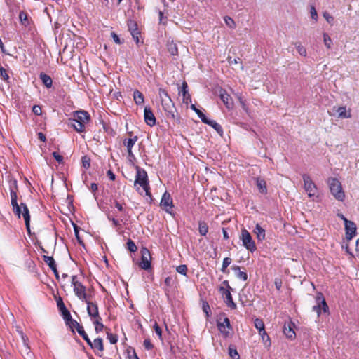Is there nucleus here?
Instances as JSON below:
<instances>
[{"label":"nucleus","mask_w":359,"mask_h":359,"mask_svg":"<svg viewBox=\"0 0 359 359\" xmlns=\"http://www.w3.org/2000/svg\"><path fill=\"white\" fill-rule=\"evenodd\" d=\"M13 184L15 186V189H10L11 203L13 208V211L18 218L21 217V215H22L25 219L27 231L28 233L30 234V215L29 209L25 203H21L20 205H18L17 201V182L15 181Z\"/></svg>","instance_id":"nucleus-1"},{"label":"nucleus","mask_w":359,"mask_h":359,"mask_svg":"<svg viewBox=\"0 0 359 359\" xmlns=\"http://www.w3.org/2000/svg\"><path fill=\"white\" fill-rule=\"evenodd\" d=\"M90 121V116L86 111L79 110L73 112L72 117L68 118L67 124L79 133L86 131V125Z\"/></svg>","instance_id":"nucleus-2"},{"label":"nucleus","mask_w":359,"mask_h":359,"mask_svg":"<svg viewBox=\"0 0 359 359\" xmlns=\"http://www.w3.org/2000/svg\"><path fill=\"white\" fill-rule=\"evenodd\" d=\"M327 184L333 197L338 201L343 202L346 195L340 181L335 177H330L327 180Z\"/></svg>","instance_id":"nucleus-3"},{"label":"nucleus","mask_w":359,"mask_h":359,"mask_svg":"<svg viewBox=\"0 0 359 359\" xmlns=\"http://www.w3.org/2000/svg\"><path fill=\"white\" fill-rule=\"evenodd\" d=\"M231 290L232 288L229 285L228 280H224L219 287V292L224 298V301L226 306L231 309H236L237 306L233 300L232 295L231 294Z\"/></svg>","instance_id":"nucleus-4"},{"label":"nucleus","mask_w":359,"mask_h":359,"mask_svg":"<svg viewBox=\"0 0 359 359\" xmlns=\"http://www.w3.org/2000/svg\"><path fill=\"white\" fill-rule=\"evenodd\" d=\"M139 185L142 187L147 196H151L150 187L147 172L137 167V173L135 180V186Z\"/></svg>","instance_id":"nucleus-5"},{"label":"nucleus","mask_w":359,"mask_h":359,"mask_svg":"<svg viewBox=\"0 0 359 359\" xmlns=\"http://www.w3.org/2000/svg\"><path fill=\"white\" fill-rule=\"evenodd\" d=\"M71 283L75 295L81 301L88 298L86 293V287L80 281L77 276H72L71 278Z\"/></svg>","instance_id":"nucleus-6"},{"label":"nucleus","mask_w":359,"mask_h":359,"mask_svg":"<svg viewBox=\"0 0 359 359\" xmlns=\"http://www.w3.org/2000/svg\"><path fill=\"white\" fill-rule=\"evenodd\" d=\"M217 327L224 337L226 338L230 337L233 328L229 318L225 316L224 314L218 316L217 319Z\"/></svg>","instance_id":"nucleus-7"},{"label":"nucleus","mask_w":359,"mask_h":359,"mask_svg":"<svg viewBox=\"0 0 359 359\" xmlns=\"http://www.w3.org/2000/svg\"><path fill=\"white\" fill-rule=\"evenodd\" d=\"M240 239L242 241L243 246L251 252H254L257 250V246L253 241L250 233L248 230L243 229L241 230Z\"/></svg>","instance_id":"nucleus-8"},{"label":"nucleus","mask_w":359,"mask_h":359,"mask_svg":"<svg viewBox=\"0 0 359 359\" xmlns=\"http://www.w3.org/2000/svg\"><path fill=\"white\" fill-rule=\"evenodd\" d=\"M302 179L304 182V188L308 194L309 197L311 198L315 196L317 193V187L311 180V177L307 174H304L302 175Z\"/></svg>","instance_id":"nucleus-9"},{"label":"nucleus","mask_w":359,"mask_h":359,"mask_svg":"<svg viewBox=\"0 0 359 359\" xmlns=\"http://www.w3.org/2000/svg\"><path fill=\"white\" fill-rule=\"evenodd\" d=\"M141 260L139 263V266L144 270L151 269V254L149 250L147 248H142L141 249Z\"/></svg>","instance_id":"nucleus-10"},{"label":"nucleus","mask_w":359,"mask_h":359,"mask_svg":"<svg viewBox=\"0 0 359 359\" xmlns=\"http://www.w3.org/2000/svg\"><path fill=\"white\" fill-rule=\"evenodd\" d=\"M161 104L166 116L168 117L175 118V112L176 111V109L171 98L163 97V99L161 100Z\"/></svg>","instance_id":"nucleus-11"},{"label":"nucleus","mask_w":359,"mask_h":359,"mask_svg":"<svg viewBox=\"0 0 359 359\" xmlns=\"http://www.w3.org/2000/svg\"><path fill=\"white\" fill-rule=\"evenodd\" d=\"M160 205L161 207L167 212L170 213L172 210V198H171L170 194L167 191L163 194Z\"/></svg>","instance_id":"nucleus-12"},{"label":"nucleus","mask_w":359,"mask_h":359,"mask_svg":"<svg viewBox=\"0 0 359 359\" xmlns=\"http://www.w3.org/2000/svg\"><path fill=\"white\" fill-rule=\"evenodd\" d=\"M144 118L145 123L149 126H154L156 125V117L149 107H145L144 110Z\"/></svg>","instance_id":"nucleus-13"},{"label":"nucleus","mask_w":359,"mask_h":359,"mask_svg":"<svg viewBox=\"0 0 359 359\" xmlns=\"http://www.w3.org/2000/svg\"><path fill=\"white\" fill-rule=\"evenodd\" d=\"M346 238L347 240H351L356 234V225L350 220H346L345 224Z\"/></svg>","instance_id":"nucleus-14"},{"label":"nucleus","mask_w":359,"mask_h":359,"mask_svg":"<svg viewBox=\"0 0 359 359\" xmlns=\"http://www.w3.org/2000/svg\"><path fill=\"white\" fill-rule=\"evenodd\" d=\"M128 30L130 32L133 38L135 39L136 43H138L140 32L139 31L137 24L135 21L130 20L128 21Z\"/></svg>","instance_id":"nucleus-15"},{"label":"nucleus","mask_w":359,"mask_h":359,"mask_svg":"<svg viewBox=\"0 0 359 359\" xmlns=\"http://www.w3.org/2000/svg\"><path fill=\"white\" fill-rule=\"evenodd\" d=\"M87 304V312L90 317H96L99 313L98 306L97 303L88 300V298L83 300Z\"/></svg>","instance_id":"nucleus-16"},{"label":"nucleus","mask_w":359,"mask_h":359,"mask_svg":"<svg viewBox=\"0 0 359 359\" xmlns=\"http://www.w3.org/2000/svg\"><path fill=\"white\" fill-rule=\"evenodd\" d=\"M219 97L228 109L233 107V99L231 97V95L229 94H228L224 89H222V88L220 89Z\"/></svg>","instance_id":"nucleus-17"},{"label":"nucleus","mask_w":359,"mask_h":359,"mask_svg":"<svg viewBox=\"0 0 359 359\" xmlns=\"http://www.w3.org/2000/svg\"><path fill=\"white\" fill-rule=\"evenodd\" d=\"M294 323L292 321H290L288 323L285 324L283 327V332L287 337V338L290 339H294L296 337V333L294 330Z\"/></svg>","instance_id":"nucleus-18"},{"label":"nucleus","mask_w":359,"mask_h":359,"mask_svg":"<svg viewBox=\"0 0 359 359\" xmlns=\"http://www.w3.org/2000/svg\"><path fill=\"white\" fill-rule=\"evenodd\" d=\"M94 352L97 354H102L104 351V344H103V340L102 338H96L93 340V344L90 347Z\"/></svg>","instance_id":"nucleus-19"},{"label":"nucleus","mask_w":359,"mask_h":359,"mask_svg":"<svg viewBox=\"0 0 359 359\" xmlns=\"http://www.w3.org/2000/svg\"><path fill=\"white\" fill-rule=\"evenodd\" d=\"M181 94L183 97L182 102L184 104H188L189 102H191V95L188 92V85L185 81H184L182 83L181 90L179 92V95H181Z\"/></svg>","instance_id":"nucleus-20"},{"label":"nucleus","mask_w":359,"mask_h":359,"mask_svg":"<svg viewBox=\"0 0 359 359\" xmlns=\"http://www.w3.org/2000/svg\"><path fill=\"white\" fill-rule=\"evenodd\" d=\"M316 300L317 304H320L321 309L323 311L324 313H327L329 311V307L326 303V301L324 298L323 293L318 292L316 295Z\"/></svg>","instance_id":"nucleus-21"},{"label":"nucleus","mask_w":359,"mask_h":359,"mask_svg":"<svg viewBox=\"0 0 359 359\" xmlns=\"http://www.w3.org/2000/svg\"><path fill=\"white\" fill-rule=\"evenodd\" d=\"M205 121H203V123L208 124L212 127L220 135L223 134V129L220 124L217 123L215 121L210 120L207 117L205 118Z\"/></svg>","instance_id":"nucleus-22"},{"label":"nucleus","mask_w":359,"mask_h":359,"mask_svg":"<svg viewBox=\"0 0 359 359\" xmlns=\"http://www.w3.org/2000/svg\"><path fill=\"white\" fill-rule=\"evenodd\" d=\"M168 51L172 56H177L179 54L177 45L174 41H168L166 44Z\"/></svg>","instance_id":"nucleus-23"},{"label":"nucleus","mask_w":359,"mask_h":359,"mask_svg":"<svg viewBox=\"0 0 359 359\" xmlns=\"http://www.w3.org/2000/svg\"><path fill=\"white\" fill-rule=\"evenodd\" d=\"M337 112L338 113V117L340 118H348L351 117V109L346 110V107H338Z\"/></svg>","instance_id":"nucleus-24"},{"label":"nucleus","mask_w":359,"mask_h":359,"mask_svg":"<svg viewBox=\"0 0 359 359\" xmlns=\"http://www.w3.org/2000/svg\"><path fill=\"white\" fill-rule=\"evenodd\" d=\"M253 231L256 234L258 241H262L265 239V230L259 224H256Z\"/></svg>","instance_id":"nucleus-25"},{"label":"nucleus","mask_w":359,"mask_h":359,"mask_svg":"<svg viewBox=\"0 0 359 359\" xmlns=\"http://www.w3.org/2000/svg\"><path fill=\"white\" fill-rule=\"evenodd\" d=\"M39 78L41 79L42 83L46 88H50L52 87L53 80L49 75H48L43 72H41L39 74Z\"/></svg>","instance_id":"nucleus-26"},{"label":"nucleus","mask_w":359,"mask_h":359,"mask_svg":"<svg viewBox=\"0 0 359 359\" xmlns=\"http://www.w3.org/2000/svg\"><path fill=\"white\" fill-rule=\"evenodd\" d=\"M256 184L261 194H265L267 193L266 183L264 179L257 178Z\"/></svg>","instance_id":"nucleus-27"},{"label":"nucleus","mask_w":359,"mask_h":359,"mask_svg":"<svg viewBox=\"0 0 359 359\" xmlns=\"http://www.w3.org/2000/svg\"><path fill=\"white\" fill-rule=\"evenodd\" d=\"M133 100L136 104H142L144 102V95L140 90H135L133 92Z\"/></svg>","instance_id":"nucleus-28"},{"label":"nucleus","mask_w":359,"mask_h":359,"mask_svg":"<svg viewBox=\"0 0 359 359\" xmlns=\"http://www.w3.org/2000/svg\"><path fill=\"white\" fill-rule=\"evenodd\" d=\"M240 269L241 267L239 266H237V265H233L231 266V269L234 271H237V274H236V276L238 278L243 280V281H245L247 280L248 279V274L245 271H240Z\"/></svg>","instance_id":"nucleus-29"},{"label":"nucleus","mask_w":359,"mask_h":359,"mask_svg":"<svg viewBox=\"0 0 359 359\" xmlns=\"http://www.w3.org/2000/svg\"><path fill=\"white\" fill-rule=\"evenodd\" d=\"M254 325L256 329L258 330L259 334H262V332L263 334H266L265 325L262 319L256 318L254 321Z\"/></svg>","instance_id":"nucleus-30"},{"label":"nucleus","mask_w":359,"mask_h":359,"mask_svg":"<svg viewBox=\"0 0 359 359\" xmlns=\"http://www.w3.org/2000/svg\"><path fill=\"white\" fill-rule=\"evenodd\" d=\"M19 19L20 20L21 24L25 27H28L30 24V20L28 18V14L24 11H22L19 13Z\"/></svg>","instance_id":"nucleus-31"},{"label":"nucleus","mask_w":359,"mask_h":359,"mask_svg":"<svg viewBox=\"0 0 359 359\" xmlns=\"http://www.w3.org/2000/svg\"><path fill=\"white\" fill-rule=\"evenodd\" d=\"M137 141V137L133 136V137L125 139L123 142V144L125 147H126L127 149H132L133 147Z\"/></svg>","instance_id":"nucleus-32"},{"label":"nucleus","mask_w":359,"mask_h":359,"mask_svg":"<svg viewBox=\"0 0 359 359\" xmlns=\"http://www.w3.org/2000/svg\"><path fill=\"white\" fill-rule=\"evenodd\" d=\"M208 224L204 221H200L198 222V231L201 236H206L208 232Z\"/></svg>","instance_id":"nucleus-33"},{"label":"nucleus","mask_w":359,"mask_h":359,"mask_svg":"<svg viewBox=\"0 0 359 359\" xmlns=\"http://www.w3.org/2000/svg\"><path fill=\"white\" fill-rule=\"evenodd\" d=\"M232 262L231 258L225 257L223 259L222 266L221 268V271L224 273H229V271L226 270L227 267L231 264Z\"/></svg>","instance_id":"nucleus-34"},{"label":"nucleus","mask_w":359,"mask_h":359,"mask_svg":"<svg viewBox=\"0 0 359 359\" xmlns=\"http://www.w3.org/2000/svg\"><path fill=\"white\" fill-rule=\"evenodd\" d=\"M229 354L232 359H240L239 354L236 348L233 345L229 346Z\"/></svg>","instance_id":"nucleus-35"},{"label":"nucleus","mask_w":359,"mask_h":359,"mask_svg":"<svg viewBox=\"0 0 359 359\" xmlns=\"http://www.w3.org/2000/svg\"><path fill=\"white\" fill-rule=\"evenodd\" d=\"M43 259L44 262L50 267V269L53 266L54 267V266L56 265V263L53 257L43 255Z\"/></svg>","instance_id":"nucleus-36"},{"label":"nucleus","mask_w":359,"mask_h":359,"mask_svg":"<svg viewBox=\"0 0 359 359\" xmlns=\"http://www.w3.org/2000/svg\"><path fill=\"white\" fill-rule=\"evenodd\" d=\"M0 76L2 80L8 83L10 76L7 72V70L3 67L2 66H0Z\"/></svg>","instance_id":"nucleus-37"},{"label":"nucleus","mask_w":359,"mask_h":359,"mask_svg":"<svg viewBox=\"0 0 359 359\" xmlns=\"http://www.w3.org/2000/svg\"><path fill=\"white\" fill-rule=\"evenodd\" d=\"M107 338L111 344H115L118 341V336L110 332V330L107 331Z\"/></svg>","instance_id":"nucleus-38"},{"label":"nucleus","mask_w":359,"mask_h":359,"mask_svg":"<svg viewBox=\"0 0 359 359\" xmlns=\"http://www.w3.org/2000/svg\"><path fill=\"white\" fill-rule=\"evenodd\" d=\"M95 326V331L96 333H100L102 332L104 330L107 331L109 330V329L104 325L102 322L101 323H96V324L94 325Z\"/></svg>","instance_id":"nucleus-39"},{"label":"nucleus","mask_w":359,"mask_h":359,"mask_svg":"<svg viewBox=\"0 0 359 359\" xmlns=\"http://www.w3.org/2000/svg\"><path fill=\"white\" fill-rule=\"evenodd\" d=\"M126 245H127V249L130 252H135L137 250V248L135 245V243H134L133 241H132L131 239H129L127 243H126Z\"/></svg>","instance_id":"nucleus-40"},{"label":"nucleus","mask_w":359,"mask_h":359,"mask_svg":"<svg viewBox=\"0 0 359 359\" xmlns=\"http://www.w3.org/2000/svg\"><path fill=\"white\" fill-rule=\"evenodd\" d=\"M323 42L327 48H331V46L332 45V41L327 33L323 34Z\"/></svg>","instance_id":"nucleus-41"},{"label":"nucleus","mask_w":359,"mask_h":359,"mask_svg":"<svg viewBox=\"0 0 359 359\" xmlns=\"http://www.w3.org/2000/svg\"><path fill=\"white\" fill-rule=\"evenodd\" d=\"M191 109L196 112V114L198 115V116L201 118V121H205V118H206V116L194 104L191 105Z\"/></svg>","instance_id":"nucleus-42"},{"label":"nucleus","mask_w":359,"mask_h":359,"mask_svg":"<svg viewBox=\"0 0 359 359\" xmlns=\"http://www.w3.org/2000/svg\"><path fill=\"white\" fill-rule=\"evenodd\" d=\"M56 302H57V306L58 310L60 311V313L67 310V309L66 308V306L63 302L62 299L60 297H59L56 299Z\"/></svg>","instance_id":"nucleus-43"},{"label":"nucleus","mask_w":359,"mask_h":359,"mask_svg":"<svg viewBox=\"0 0 359 359\" xmlns=\"http://www.w3.org/2000/svg\"><path fill=\"white\" fill-rule=\"evenodd\" d=\"M176 271L183 275V276H187V271H188V268H187V266L185 265V264H181L178 266H177L176 268Z\"/></svg>","instance_id":"nucleus-44"},{"label":"nucleus","mask_w":359,"mask_h":359,"mask_svg":"<svg viewBox=\"0 0 359 359\" xmlns=\"http://www.w3.org/2000/svg\"><path fill=\"white\" fill-rule=\"evenodd\" d=\"M296 48L299 55L306 57V49L299 43H295Z\"/></svg>","instance_id":"nucleus-45"},{"label":"nucleus","mask_w":359,"mask_h":359,"mask_svg":"<svg viewBox=\"0 0 359 359\" xmlns=\"http://www.w3.org/2000/svg\"><path fill=\"white\" fill-rule=\"evenodd\" d=\"M65 324L67 326L69 327L72 332H74V330L76 329L79 325V323L76 320L72 318Z\"/></svg>","instance_id":"nucleus-46"},{"label":"nucleus","mask_w":359,"mask_h":359,"mask_svg":"<svg viewBox=\"0 0 359 359\" xmlns=\"http://www.w3.org/2000/svg\"><path fill=\"white\" fill-rule=\"evenodd\" d=\"M224 21H225L226 25L229 27L235 28L236 23H235L234 20L231 17H229V16L224 17Z\"/></svg>","instance_id":"nucleus-47"},{"label":"nucleus","mask_w":359,"mask_h":359,"mask_svg":"<svg viewBox=\"0 0 359 359\" xmlns=\"http://www.w3.org/2000/svg\"><path fill=\"white\" fill-rule=\"evenodd\" d=\"M82 165L86 169H88L90 166V159L87 156H84L81 159Z\"/></svg>","instance_id":"nucleus-48"},{"label":"nucleus","mask_w":359,"mask_h":359,"mask_svg":"<svg viewBox=\"0 0 359 359\" xmlns=\"http://www.w3.org/2000/svg\"><path fill=\"white\" fill-rule=\"evenodd\" d=\"M61 316H62L65 323H67L69 320H70L72 318L71 316L70 312L67 310L60 313Z\"/></svg>","instance_id":"nucleus-49"},{"label":"nucleus","mask_w":359,"mask_h":359,"mask_svg":"<svg viewBox=\"0 0 359 359\" xmlns=\"http://www.w3.org/2000/svg\"><path fill=\"white\" fill-rule=\"evenodd\" d=\"M203 312L206 314L207 317L210 316V308L207 302H203L202 305Z\"/></svg>","instance_id":"nucleus-50"},{"label":"nucleus","mask_w":359,"mask_h":359,"mask_svg":"<svg viewBox=\"0 0 359 359\" xmlns=\"http://www.w3.org/2000/svg\"><path fill=\"white\" fill-rule=\"evenodd\" d=\"M310 13L311 18L316 22L318 20V13L314 6H311Z\"/></svg>","instance_id":"nucleus-51"},{"label":"nucleus","mask_w":359,"mask_h":359,"mask_svg":"<svg viewBox=\"0 0 359 359\" xmlns=\"http://www.w3.org/2000/svg\"><path fill=\"white\" fill-rule=\"evenodd\" d=\"M143 345L147 350H151L154 348V345L152 344L149 339H144Z\"/></svg>","instance_id":"nucleus-52"},{"label":"nucleus","mask_w":359,"mask_h":359,"mask_svg":"<svg viewBox=\"0 0 359 359\" xmlns=\"http://www.w3.org/2000/svg\"><path fill=\"white\" fill-rule=\"evenodd\" d=\"M259 335L262 337V340L264 341V344L266 346L271 345L270 338L266 332V334H263V332H262V334H259Z\"/></svg>","instance_id":"nucleus-53"},{"label":"nucleus","mask_w":359,"mask_h":359,"mask_svg":"<svg viewBox=\"0 0 359 359\" xmlns=\"http://www.w3.org/2000/svg\"><path fill=\"white\" fill-rule=\"evenodd\" d=\"M158 94H159V96L161 97V100H163V97L170 98V97L169 96L167 90H165V89L160 88L159 91H158Z\"/></svg>","instance_id":"nucleus-54"},{"label":"nucleus","mask_w":359,"mask_h":359,"mask_svg":"<svg viewBox=\"0 0 359 359\" xmlns=\"http://www.w3.org/2000/svg\"><path fill=\"white\" fill-rule=\"evenodd\" d=\"M154 329L157 334V335L159 337L160 339L162 338V330L161 328L159 327L157 323H155L154 325Z\"/></svg>","instance_id":"nucleus-55"},{"label":"nucleus","mask_w":359,"mask_h":359,"mask_svg":"<svg viewBox=\"0 0 359 359\" xmlns=\"http://www.w3.org/2000/svg\"><path fill=\"white\" fill-rule=\"evenodd\" d=\"M32 112L35 114V115H37V116H39L41 114V108L40 106L39 105H34L33 107H32Z\"/></svg>","instance_id":"nucleus-56"},{"label":"nucleus","mask_w":359,"mask_h":359,"mask_svg":"<svg viewBox=\"0 0 359 359\" xmlns=\"http://www.w3.org/2000/svg\"><path fill=\"white\" fill-rule=\"evenodd\" d=\"M274 284L277 290L280 291L282 287V280L279 278H276L274 281Z\"/></svg>","instance_id":"nucleus-57"},{"label":"nucleus","mask_w":359,"mask_h":359,"mask_svg":"<svg viewBox=\"0 0 359 359\" xmlns=\"http://www.w3.org/2000/svg\"><path fill=\"white\" fill-rule=\"evenodd\" d=\"M111 36L114 41V42L117 44H121L123 42L121 41L119 36L114 32L111 33Z\"/></svg>","instance_id":"nucleus-58"},{"label":"nucleus","mask_w":359,"mask_h":359,"mask_svg":"<svg viewBox=\"0 0 359 359\" xmlns=\"http://www.w3.org/2000/svg\"><path fill=\"white\" fill-rule=\"evenodd\" d=\"M323 17L325 18L327 22L329 23H332L334 20V18L330 14H329L327 12L323 13Z\"/></svg>","instance_id":"nucleus-59"},{"label":"nucleus","mask_w":359,"mask_h":359,"mask_svg":"<svg viewBox=\"0 0 359 359\" xmlns=\"http://www.w3.org/2000/svg\"><path fill=\"white\" fill-rule=\"evenodd\" d=\"M53 156L54 157V158L58 162V163H62V161H63V157L59 154L57 152H53Z\"/></svg>","instance_id":"nucleus-60"},{"label":"nucleus","mask_w":359,"mask_h":359,"mask_svg":"<svg viewBox=\"0 0 359 359\" xmlns=\"http://www.w3.org/2000/svg\"><path fill=\"white\" fill-rule=\"evenodd\" d=\"M90 319L93 321V325L96 324V323H101L102 322V318L100 316V313H97V316L96 317H90Z\"/></svg>","instance_id":"nucleus-61"},{"label":"nucleus","mask_w":359,"mask_h":359,"mask_svg":"<svg viewBox=\"0 0 359 359\" xmlns=\"http://www.w3.org/2000/svg\"><path fill=\"white\" fill-rule=\"evenodd\" d=\"M313 311L316 312L318 316H319L321 313V306L319 304L313 306Z\"/></svg>","instance_id":"nucleus-62"},{"label":"nucleus","mask_w":359,"mask_h":359,"mask_svg":"<svg viewBox=\"0 0 359 359\" xmlns=\"http://www.w3.org/2000/svg\"><path fill=\"white\" fill-rule=\"evenodd\" d=\"M164 283L166 287H170L172 286V278L170 276L165 278V280H164Z\"/></svg>","instance_id":"nucleus-63"},{"label":"nucleus","mask_w":359,"mask_h":359,"mask_svg":"<svg viewBox=\"0 0 359 359\" xmlns=\"http://www.w3.org/2000/svg\"><path fill=\"white\" fill-rule=\"evenodd\" d=\"M114 205L120 212H123L124 210L123 205L118 201H114Z\"/></svg>","instance_id":"nucleus-64"}]
</instances>
